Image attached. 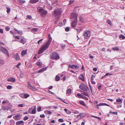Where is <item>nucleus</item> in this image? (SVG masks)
Returning <instances> with one entry per match:
<instances>
[{"label": "nucleus", "instance_id": "nucleus-6", "mask_svg": "<svg viewBox=\"0 0 125 125\" xmlns=\"http://www.w3.org/2000/svg\"><path fill=\"white\" fill-rule=\"evenodd\" d=\"M51 58L52 59H59V54L55 52L52 53L51 56Z\"/></svg>", "mask_w": 125, "mask_h": 125}, {"label": "nucleus", "instance_id": "nucleus-57", "mask_svg": "<svg viewBox=\"0 0 125 125\" xmlns=\"http://www.w3.org/2000/svg\"><path fill=\"white\" fill-rule=\"evenodd\" d=\"M107 22L108 24H109L110 25L111 24V21L109 20H107Z\"/></svg>", "mask_w": 125, "mask_h": 125}, {"label": "nucleus", "instance_id": "nucleus-37", "mask_svg": "<svg viewBox=\"0 0 125 125\" xmlns=\"http://www.w3.org/2000/svg\"><path fill=\"white\" fill-rule=\"evenodd\" d=\"M27 17L29 19H31L32 18L31 16L30 15H27Z\"/></svg>", "mask_w": 125, "mask_h": 125}, {"label": "nucleus", "instance_id": "nucleus-33", "mask_svg": "<svg viewBox=\"0 0 125 125\" xmlns=\"http://www.w3.org/2000/svg\"><path fill=\"white\" fill-rule=\"evenodd\" d=\"M89 87H90V89L91 90L92 93L93 95L94 94L93 93V91L92 90L93 87L91 85H90V86Z\"/></svg>", "mask_w": 125, "mask_h": 125}, {"label": "nucleus", "instance_id": "nucleus-52", "mask_svg": "<svg viewBox=\"0 0 125 125\" xmlns=\"http://www.w3.org/2000/svg\"><path fill=\"white\" fill-rule=\"evenodd\" d=\"M69 67H70L71 68L73 69L74 68V65H69Z\"/></svg>", "mask_w": 125, "mask_h": 125}, {"label": "nucleus", "instance_id": "nucleus-26", "mask_svg": "<svg viewBox=\"0 0 125 125\" xmlns=\"http://www.w3.org/2000/svg\"><path fill=\"white\" fill-rule=\"evenodd\" d=\"M64 111L68 114H70L71 113V112L68 110H67L66 109H64Z\"/></svg>", "mask_w": 125, "mask_h": 125}, {"label": "nucleus", "instance_id": "nucleus-22", "mask_svg": "<svg viewBox=\"0 0 125 125\" xmlns=\"http://www.w3.org/2000/svg\"><path fill=\"white\" fill-rule=\"evenodd\" d=\"M85 86V85L84 83H81L79 85V87L82 90Z\"/></svg>", "mask_w": 125, "mask_h": 125}, {"label": "nucleus", "instance_id": "nucleus-12", "mask_svg": "<svg viewBox=\"0 0 125 125\" xmlns=\"http://www.w3.org/2000/svg\"><path fill=\"white\" fill-rule=\"evenodd\" d=\"M77 21V19H75L72 22V26L73 27H74L76 26Z\"/></svg>", "mask_w": 125, "mask_h": 125}, {"label": "nucleus", "instance_id": "nucleus-35", "mask_svg": "<svg viewBox=\"0 0 125 125\" xmlns=\"http://www.w3.org/2000/svg\"><path fill=\"white\" fill-rule=\"evenodd\" d=\"M79 115L81 116L82 118L84 117L85 116V114L83 113H81Z\"/></svg>", "mask_w": 125, "mask_h": 125}, {"label": "nucleus", "instance_id": "nucleus-61", "mask_svg": "<svg viewBox=\"0 0 125 125\" xmlns=\"http://www.w3.org/2000/svg\"><path fill=\"white\" fill-rule=\"evenodd\" d=\"M77 118L79 119H80L81 118H82L81 117V116H80V115H78V116H77Z\"/></svg>", "mask_w": 125, "mask_h": 125}, {"label": "nucleus", "instance_id": "nucleus-36", "mask_svg": "<svg viewBox=\"0 0 125 125\" xmlns=\"http://www.w3.org/2000/svg\"><path fill=\"white\" fill-rule=\"evenodd\" d=\"M12 88V86L11 85H9L7 86V88L8 89H11Z\"/></svg>", "mask_w": 125, "mask_h": 125}, {"label": "nucleus", "instance_id": "nucleus-46", "mask_svg": "<svg viewBox=\"0 0 125 125\" xmlns=\"http://www.w3.org/2000/svg\"><path fill=\"white\" fill-rule=\"evenodd\" d=\"M28 117L27 116H25L23 118V120H26L28 119Z\"/></svg>", "mask_w": 125, "mask_h": 125}, {"label": "nucleus", "instance_id": "nucleus-29", "mask_svg": "<svg viewBox=\"0 0 125 125\" xmlns=\"http://www.w3.org/2000/svg\"><path fill=\"white\" fill-rule=\"evenodd\" d=\"M46 69V68H43L41 69V70L38 71V72L40 73L41 72H42L45 70Z\"/></svg>", "mask_w": 125, "mask_h": 125}, {"label": "nucleus", "instance_id": "nucleus-63", "mask_svg": "<svg viewBox=\"0 0 125 125\" xmlns=\"http://www.w3.org/2000/svg\"><path fill=\"white\" fill-rule=\"evenodd\" d=\"M20 2L21 3H24L25 1L23 0H20Z\"/></svg>", "mask_w": 125, "mask_h": 125}, {"label": "nucleus", "instance_id": "nucleus-3", "mask_svg": "<svg viewBox=\"0 0 125 125\" xmlns=\"http://www.w3.org/2000/svg\"><path fill=\"white\" fill-rule=\"evenodd\" d=\"M62 12V10L61 9H58L55 10L54 11V15L57 19H58L60 17Z\"/></svg>", "mask_w": 125, "mask_h": 125}, {"label": "nucleus", "instance_id": "nucleus-23", "mask_svg": "<svg viewBox=\"0 0 125 125\" xmlns=\"http://www.w3.org/2000/svg\"><path fill=\"white\" fill-rule=\"evenodd\" d=\"M35 107L36 106H35L34 108L32 110V111L31 112V114H35L36 113Z\"/></svg>", "mask_w": 125, "mask_h": 125}, {"label": "nucleus", "instance_id": "nucleus-28", "mask_svg": "<svg viewBox=\"0 0 125 125\" xmlns=\"http://www.w3.org/2000/svg\"><path fill=\"white\" fill-rule=\"evenodd\" d=\"M60 79V77L59 76H58L57 75H56V77H55V80L56 81H59Z\"/></svg>", "mask_w": 125, "mask_h": 125}, {"label": "nucleus", "instance_id": "nucleus-32", "mask_svg": "<svg viewBox=\"0 0 125 125\" xmlns=\"http://www.w3.org/2000/svg\"><path fill=\"white\" fill-rule=\"evenodd\" d=\"M30 95L28 94H24V98H27Z\"/></svg>", "mask_w": 125, "mask_h": 125}, {"label": "nucleus", "instance_id": "nucleus-48", "mask_svg": "<svg viewBox=\"0 0 125 125\" xmlns=\"http://www.w3.org/2000/svg\"><path fill=\"white\" fill-rule=\"evenodd\" d=\"M69 30V28L68 27H66L65 29V31H68Z\"/></svg>", "mask_w": 125, "mask_h": 125}, {"label": "nucleus", "instance_id": "nucleus-56", "mask_svg": "<svg viewBox=\"0 0 125 125\" xmlns=\"http://www.w3.org/2000/svg\"><path fill=\"white\" fill-rule=\"evenodd\" d=\"M18 106L19 107H23V104H18Z\"/></svg>", "mask_w": 125, "mask_h": 125}, {"label": "nucleus", "instance_id": "nucleus-30", "mask_svg": "<svg viewBox=\"0 0 125 125\" xmlns=\"http://www.w3.org/2000/svg\"><path fill=\"white\" fill-rule=\"evenodd\" d=\"M119 37L120 38H122V39H124L125 38V36L122 34L120 35Z\"/></svg>", "mask_w": 125, "mask_h": 125}, {"label": "nucleus", "instance_id": "nucleus-43", "mask_svg": "<svg viewBox=\"0 0 125 125\" xmlns=\"http://www.w3.org/2000/svg\"><path fill=\"white\" fill-rule=\"evenodd\" d=\"M19 42H20V43H22V44H24V43H25V42H24V40L22 39H21L20 40V41Z\"/></svg>", "mask_w": 125, "mask_h": 125}, {"label": "nucleus", "instance_id": "nucleus-16", "mask_svg": "<svg viewBox=\"0 0 125 125\" xmlns=\"http://www.w3.org/2000/svg\"><path fill=\"white\" fill-rule=\"evenodd\" d=\"M79 20L82 23L86 21L85 19L83 17L81 16L80 17Z\"/></svg>", "mask_w": 125, "mask_h": 125}, {"label": "nucleus", "instance_id": "nucleus-41", "mask_svg": "<svg viewBox=\"0 0 125 125\" xmlns=\"http://www.w3.org/2000/svg\"><path fill=\"white\" fill-rule=\"evenodd\" d=\"M112 74V73H106L104 75V76L105 77L109 75H111Z\"/></svg>", "mask_w": 125, "mask_h": 125}, {"label": "nucleus", "instance_id": "nucleus-38", "mask_svg": "<svg viewBox=\"0 0 125 125\" xmlns=\"http://www.w3.org/2000/svg\"><path fill=\"white\" fill-rule=\"evenodd\" d=\"M38 30V29H37V28H34L33 29H31V30L32 31H36L37 30Z\"/></svg>", "mask_w": 125, "mask_h": 125}, {"label": "nucleus", "instance_id": "nucleus-40", "mask_svg": "<svg viewBox=\"0 0 125 125\" xmlns=\"http://www.w3.org/2000/svg\"><path fill=\"white\" fill-rule=\"evenodd\" d=\"M110 113H112L113 114L115 115H117V112H111L110 111Z\"/></svg>", "mask_w": 125, "mask_h": 125}, {"label": "nucleus", "instance_id": "nucleus-62", "mask_svg": "<svg viewBox=\"0 0 125 125\" xmlns=\"http://www.w3.org/2000/svg\"><path fill=\"white\" fill-rule=\"evenodd\" d=\"M21 63H19L17 64L16 65V67L18 68H19V66L21 64Z\"/></svg>", "mask_w": 125, "mask_h": 125}, {"label": "nucleus", "instance_id": "nucleus-39", "mask_svg": "<svg viewBox=\"0 0 125 125\" xmlns=\"http://www.w3.org/2000/svg\"><path fill=\"white\" fill-rule=\"evenodd\" d=\"M82 98L83 99H84L87 100H88V98L87 97H85L84 96H83V95L82 96Z\"/></svg>", "mask_w": 125, "mask_h": 125}, {"label": "nucleus", "instance_id": "nucleus-54", "mask_svg": "<svg viewBox=\"0 0 125 125\" xmlns=\"http://www.w3.org/2000/svg\"><path fill=\"white\" fill-rule=\"evenodd\" d=\"M7 12L8 13L10 10V8L8 7H7Z\"/></svg>", "mask_w": 125, "mask_h": 125}, {"label": "nucleus", "instance_id": "nucleus-11", "mask_svg": "<svg viewBox=\"0 0 125 125\" xmlns=\"http://www.w3.org/2000/svg\"><path fill=\"white\" fill-rule=\"evenodd\" d=\"M28 86L30 89H31L32 90H35L36 89L35 88L34 86H32L31 85L29 82H28Z\"/></svg>", "mask_w": 125, "mask_h": 125}, {"label": "nucleus", "instance_id": "nucleus-13", "mask_svg": "<svg viewBox=\"0 0 125 125\" xmlns=\"http://www.w3.org/2000/svg\"><path fill=\"white\" fill-rule=\"evenodd\" d=\"M7 81L8 82H14L15 81V79L13 77H11L7 79Z\"/></svg>", "mask_w": 125, "mask_h": 125}, {"label": "nucleus", "instance_id": "nucleus-59", "mask_svg": "<svg viewBox=\"0 0 125 125\" xmlns=\"http://www.w3.org/2000/svg\"><path fill=\"white\" fill-rule=\"evenodd\" d=\"M20 96L22 98H24V95L21 94L20 95Z\"/></svg>", "mask_w": 125, "mask_h": 125}, {"label": "nucleus", "instance_id": "nucleus-51", "mask_svg": "<svg viewBox=\"0 0 125 125\" xmlns=\"http://www.w3.org/2000/svg\"><path fill=\"white\" fill-rule=\"evenodd\" d=\"M37 65L38 66H41L42 64L40 62H38L37 63Z\"/></svg>", "mask_w": 125, "mask_h": 125}, {"label": "nucleus", "instance_id": "nucleus-20", "mask_svg": "<svg viewBox=\"0 0 125 125\" xmlns=\"http://www.w3.org/2000/svg\"><path fill=\"white\" fill-rule=\"evenodd\" d=\"M39 0H30V2L31 3H34L38 2Z\"/></svg>", "mask_w": 125, "mask_h": 125}, {"label": "nucleus", "instance_id": "nucleus-24", "mask_svg": "<svg viewBox=\"0 0 125 125\" xmlns=\"http://www.w3.org/2000/svg\"><path fill=\"white\" fill-rule=\"evenodd\" d=\"M72 89H68L67 90V93L68 94H70L71 93Z\"/></svg>", "mask_w": 125, "mask_h": 125}, {"label": "nucleus", "instance_id": "nucleus-25", "mask_svg": "<svg viewBox=\"0 0 125 125\" xmlns=\"http://www.w3.org/2000/svg\"><path fill=\"white\" fill-rule=\"evenodd\" d=\"M79 103L81 104L82 105H83L84 106H85L86 105L85 104L84 102L83 101H79Z\"/></svg>", "mask_w": 125, "mask_h": 125}, {"label": "nucleus", "instance_id": "nucleus-18", "mask_svg": "<svg viewBox=\"0 0 125 125\" xmlns=\"http://www.w3.org/2000/svg\"><path fill=\"white\" fill-rule=\"evenodd\" d=\"M27 50H22V52H21V55L23 56L25 55L26 53H27Z\"/></svg>", "mask_w": 125, "mask_h": 125}, {"label": "nucleus", "instance_id": "nucleus-47", "mask_svg": "<svg viewBox=\"0 0 125 125\" xmlns=\"http://www.w3.org/2000/svg\"><path fill=\"white\" fill-rule=\"evenodd\" d=\"M41 107H39L37 109V111L38 112H40L41 111Z\"/></svg>", "mask_w": 125, "mask_h": 125}, {"label": "nucleus", "instance_id": "nucleus-53", "mask_svg": "<svg viewBox=\"0 0 125 125\" xmlns=\"http://www.w3.org/2000/svg\"><path fill=\"white\" fill-rule=\"evenodd\" d=\"M77 96L79 97H80L82 98L83 95H82L81 94H77Z\"/></svg>", "mask_w": 125, "mask_h": 125}, {"label": "nucleus", "instance_id": "nucleus-5", "mask_svg": "<svg viewBox=\"0 0 125 125\" xmlns=\"http://www.w3.org/2000/svg\"><path fill=\"white\" fill-rule=\"evenodd\" d=\"M0 50L2 52L7 55L8 57H9V54L7 50L5 48L2 46H0Z\"/></svg>", "mask_w": 125, "mask_h": 125}, {"label": "nucleus", "instance_id": "nucleus-2", "mask_svg": "<svg viewBox=\"0 0 125 125\" xmlns=\"http://www.w3.org/2000/svg\"><path fill=\"white\" fill-rule=\"evenodd\" d=\"M40 7V6L38 7L37 9H38V12L40 14L41 16L44 17L47 14V11L42 8H39Z\"/></svg>", "mask_w": 125, "mask_h": 125}, {"label": "nucleus", "instance_id": "nucleus-4", "mask_svg": "<svg viewBox=\"0 0 125 125\" xmlns=\"http://www.w3.org/2000/svg\"><path fill=\"white\" fill-rule=\"evenodd\" d=\"M82 90L83 91L81 90L80 91V92H82V94L87 96H89L88 93V90H89V88L87 86L85 85Z\"/></svg>", "mask_w": 125, "mask_h": 125}, {"label": "nucleus", "instance_id": "nucleus-17", "mask_svg": "<svg viewBox=\"0 0 125 125\" xmlns=\"http://www.w3.org/2000/svg\"><path fill=\"white\" fill-rule=\"evenodd\" d=\"M116 101L117 102H118L119 104H120L122 103V100L120 99V98L116 99Z\"/></svg>", "mask_w": 125, "mask_h": 125}, {"label": "nucleus", "instance_id": "nucleus-8", "mask_svg": "<svg viewBox=\"0 0 125 125\" xmlns=\"http://www.w3.org/2000/svg\"><path fill=\"white\" fill-rule=\"evenodd\" d=\"M78 16V14H77L75 12H73L71 14V19L74 18L75 19H77V17Z\"/></svg>", "mask_w": 125, "mask_h": 125}, {"label": "nucleus", "instance_id": "nucleus-27", "mask_svg": "<svg viewBox=\"0 0 125 125\" xmlns=\"http://www.w3.org/2000/svg\"><path fill=\"white\" fill-rule=\"evenodd\" d=\"M4 63V61L0 59V66H1L3 65Z\"/></svg>", "mask_w": 125, "mask_h": 125}, {"label": "nucleus", "instance_id": "nucleus-9", "mask_svg": "<svg viewBox=\"0 0 125 125\" xmlns=\"http://www.w3.org/2000/svg\"><path fill=\"white\" fill-rule=\"evenodd\" d=\"M12 57L16 60H20V57L17 53L13 55Z\"/></svg>", "mask_w": 125, "mask_h": 125}, {"label": "nucleus", "instance_id": "nucleus-1", "mask_svg": "<svg viewBox=\"0 0 125 125\" xmlns=\"http://www.w3.org/2000/svg\"><path fill=\"white\" fill-rule=\"evenodd\" d=\"M52 40V38L50 34L48 35V40L47 42L45 43L44 45L42 46L38 52L39 54L42 53L45 50L48 48Z\"/></svg>", "mask_w": 125, "mask_h": 125}, {"label": "nucleus", "instance_id": "nucleus-10", "mask_svg": "<svg viewBox=\"0 0 125 125\" xmlns=\"http://www.w3.org/2000/svg\"><path fill=\"white\" fill-rule=\"evenodd\" d=\"M103 105H106L107 106H109L110 105L107 104H106L104 103H100L99 104H98L97 105H96V108H97L98 109H99V106H103Z\"/></svg>", "mask_w": 125, "mask_h": 125}, {"label": "nucleus", "instance_id": "nucleus-7", "mask_svg": "<svg viewBox=\"0 0 125 125\" xmlns=\"http://www.w3.org/2000/svg\"><path fill=\"white\" fill-rule=\"evenodd\" d=\"M85 38H87L90 36V32L89 30H86L84 32L83 34Z\"/></svg>", "mask_w": 125, "mask_h": 125}, {"label": "nucleus", "instance_id": "nucleus-50", "mask_svg": "<svg viewBox=\"0 0 125 125\" xmlns=\"http://www.w3.org/2000/svg\"><path fill=\"white\" fill-rule=\"evenodd\" d=\"M47 8L48 9L51 10L52 9V7L51 6H49L47 7Z\"/></svg>", "mask_w": 125, "mask_h": 125}, {"label": "nucleus", "instance_id": "nucleus-14", "mask_svg": "<svg viewBox=\"0 0 125 125\" xmlns=\"http://www.w3.org/2000/svg\"><path fill=\"white\" fill-rule=\"evenodd\" d=\"M20 115L18 114L14 116L13 117V118L16 120H17L20 119Z\"/></svg>", "mask_w": 125, "mask_h": 125}, {"label": "nucleus", "instance_id": "nucleus-49", "mask_svg": "<svg viewBox=\"0 0 125 125\" xmlns=\"http://www.w3.org/2000/svg\"><path fill=\"white\" fill-rule=\"evenodd\" d=\"M10 29V28L9 27H7L5 28V30L7 31H8Z\"/></svg>", "mask_w": 125, "mask_h": 125}, {"label": "nucleus", "instance_id": "nucleus-19", "mask_svg": "<svg viewBox=\"0 0 125 125\" xmlns=\"http://www.w3.org/2000/svg\"><path fill=\"white\" fill-rule=\"evenodd\" d=\"M79 78L83 81H84L83 76L82 74H80L79 77Z\"/></svg>", "mask_w": 125, "mask_h": 125}, {"label": "nucleus", "instance_id": "nucleus-64", "mask_svg": "<svg viewBox=\"0 0 125 125\" xmlns=\"http://www.w3.org/2000/svg\"><path fill=\"white\" fill-rule=\"evenodd\" d=\"M122 105H117V108H121L122 107Z\"/></svg>", "mask_w": 125, "mask_h": 125}, {"label": "nucleus", "instance_id": "nucleus-31", "mask_svg": "<svg viewBox=\"0 0 125 125\" xmlns=\"http://www.w3.org/2000/svg\"><path fill=\"white\" fill-rule=\"evenodd\" d=\"M112 49L114 50H115L116 51H118L119 50V49L118 47H113L112 48Z\"/></svg>", "mask_w": 125, "mask_h": 125}, {"label": "nucleus", "instance_id": "nucleus-55", "mask_svg": "<svg viewBox=\"0 0 125 125\" xmlns=\"http://www.w3.org/2000/svg\"><path fill=\"white\" fill-rule=\"evenodd\" d=\"M74 0H70L69 1V2H70L69 4H72V3H73L74 2Z\"/></svg>", "mask_w": 125, "mask_h": 125}, {"label": "nucleus", "instance_id": "nucleus-60", "mask_svg": "<svg viewBox=\"0 0 125 125\" xmlns=\"http://www.w3.org/2000/svg\"><path fill=\"white\" fill-rule=\"evenodd\" d=\"M45 116L44 114L41 115L40 116V117L41 118H44Z\"/></svg>", "mask_w": 125, "mask_h": 125}, {"label": "nucleus", "instance_id": "nucleus-42", "mask_svg": "<svg viewBox=\"0 0 125 125\" xmlns=\"http://www.w3.org/2000/svg\"><path fill=\"white\" fill-rule=\"evenodd\" d=\"M42 40H43V39H41L40 40H39L38 42V44H40L42 43Z\"/></svg>", "mask_w": 125, "mask_h": 125}, {"label": "nucleus", "instance_id": "nucleus-44", "mask_svg": "<svg viewBox=\"0 0 125 125\" xmlns=\"http://www.w3.org/2000/svg\"><path fill=\"white\" fill-rule=\"evenodd\" d=\"M58 121L60 122H64L63 120L62 119H58Z\"/></svg>", "mask_w": 125, "mask_h": 125}, {"label": "nucleus", "instance_id": "nucleus-34", "mask_svg": "<svg viewBox=\"0 0 125 125\" xmlns=\"http://www.w3.org/2000/svg\"><path fill=\"white\" fill-rule=\"evenodd\" d=\"M17 33L21 35L23 34L22 31H18Z\"/></svg>", "mask_w": 125, "mask_h": 125}, {"label": "nucleus", "instance_id": "nucleus-21", "mask_svg": "<svg viewBox=\"0 0 125 125\" xmlns=\"http://www.w3.org/2000/svg\"><path fill=\"white\" fill-rule=\"evenodd\" d=\"M45 113L46 114L50 115L51 114L52 112L48 110H45L44 111Z\"/></svg>", "mask_w": 125, "mask_h": 125}, {"label": "nucleus", "instance_id": "nucleus-15", "mask_svg": "<svg viewBox=\"0 0 125 125\" xmlns=\"http://www.w3.org/2000/svg\"><path fill=\"white\" fill-rule=\"evenodd\" d=\"M24 124L23 121H18L16 123V124L17 125H23Z\"/></svg>", "mask_w": 125, "mask_h": 125}, {"label": "nucleus", "instance_id": "nucleus-58", "mask_svg": "<svg viewBox=\"0 0 125 125\" xmlns=\"http://www.w3.org/2000/svg\"><path fill=\"white\" fill-rule=\"evenodd\" d=\"M32 111V109L31 108H29L28 110V112L30 114H31V111Z\"/></svg>", "mask_w": 125, "mask_h": 125}, {"label": "nucleus", "instance_id": "nucleus-45", "mask_svg": "<svg viewBox=\"0 0 125 125\" xmlns=\"http://www.w3.org/2000/svg\"><path fill=\"white\" fill-rule=\"evenodd\" d=\"M6 109V108L4 106H2L1 110H5Z\"/></svg>", "mask_w": 125, "mask_h": 125}]
</instances>
